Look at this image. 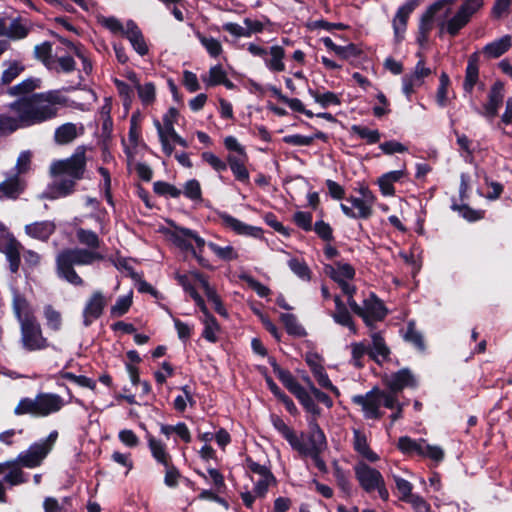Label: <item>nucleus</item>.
Wrapping results in <instances>:
<instances>
[{
  "label": "nucleus",
  "mask_w": 512,
  "mask_h": 512,
  "mask_svg": "<svg viewBox=\"0 0 512 512\" xmlns=\"http://www.w3.org/2000/svg\"><path fill=\"white\" fill-rule=\"evenodd\" d=\"M86 167L87 159L84 146H78L70 157L54 161L50 166V175L54 178H62L48 184L42 197L56 200L72 195L76 191L77 181L84 178Z\"/></svg>",
  "instance_id": "obj_1"
},
{
  "label": "nucleus",
  "mask_w": 512,
  "mask_h": 512,
  "mask_svg": "<svg viewBox=\"0 0 512 512\" xmlns=\"http://www.w3.org/2000/svg\"><path fill=\"white\" fill-rule=\"evenodd\" d=\"M60 92V89L50 90L18 98L10 103L9 108L18 114L22 126L40 124L57 116L58 110L53 105H67L68 99Z\"/></svg>",
  "instance_id": "obj_2"
},
{
  "label": "nucleus",
  "mask_w": 512,
  "mask_h": 512,
  "mask_svg": "<svg viewBox=\"0 0 512 512\" xmlns=\"http://www.w3.org/2000/svg\"><path fill=\"white\" fill-rule=\"evenodd\" d=\"M103 259L102 254L84 248H66L56 257L57 275L74 286H82L83 279L77 274L74 266L91 265Z\"/></svg>",
  "instance_id": "obj_3"
},
{
  "label": "nucleus",
  "mask_w": 512,
  "mask_h": 512,
  "mask_svg": "<svg viewBox=\"0 0 512 512\" xmlns=\"http://www.w3.org/2000/svg\"><path fill=\"white\" fill-rule=\"evenodd\" d=\"M291 447L303 457H310L315 467L320 472L327 471V465L321 454L327 449V441L324 432L315 423H311L308 435L297 436Z\"/></svg>",
  "instance_id": "obj_4"
},
{
  "label": "nucleus",
  "mask_w": 512,
  "mask_h": 512,
  "mask_svg": "<svg viewBox=\"0 0 512 512\" xmlns=\"http://www.w3.org/2000/svg\"><path fill=\"white\" fill-rule=\"evenodd\" d=\"M64 399L54 393L40 392L34 399L22 398L14 412L17 415L31 414L36 416H47L57 413L64 406Z\"/></svg>",
  "instance_id": "obj_5"
},
{
  "label": "nucleus",
  "mask_w": 512,
  "mask_h": 512,
  "mask_svg": "<svg viewBox=\"0 0 512 512\" xmlns=\"http://www.w3.org/2000/svg\"><path fill=\"white\" fill-rule=\"evenodd\" d=\"M353 470L356 480L365 492L377 491L381 499H388L389 493L384 477L379 470L371 467L365 461H358L354 465Z\"/></svg>",
  "instance_id": "obj_6"
},
{
  "label": "nucleus",
  "mask_w": 512,
  "mask_h": 512,
  "mask_svg": "<svg viewBox=\"0 0 512 512\" xmlns=\"http://www.w3.org/2000/svg\"><path fill=\"white\" fill-rule=\"evenodd\" d=\"M58 438V432L56 430L49 433V435L33 443L25 451H22L18 457V463L26 468H36L42 464L44 459L52 450L56 440Z\"/></svg>",
  "instance_id": "obj_7"
},
{
  "label": "nucleus",
  "mask_w": 512,
  "mask_h": 512,
  "mask_svg": "<svg viewBox=\"0 0 512 512\" xmlns=\"http://www.w3.org/2000/svg\"><path fill=\"white\" fill-rule=\"evenodd\" d=\"M21 344L29 352L45 350L50 346L43 335L42 328L35 316L25 318L20 322Z\"/></svg>",
  "instance_id": "obj_8"
},
{
  "label": "nucleus",
  "mask_w": 512,
  "mask_h": 512,
  "mask_svg": "<svg viewBox=\"0 0 512 512\" xmlns=\"http://www.w3.org/2000/svg\"><path fill=\"white\" fill-rule=\"evenodd\" d=\"M363 316L360 318L363 320L366 327L373 330L375 329V323L383 321L389 314V310L386 307L383 300H381L374 292H371L369 297L363 301Z\"/></svg>",
  "instance_id": "obj_9"
},
{
  "label": "nucleus",
  "mask_w": 512,
  "mask_h": 512,
  "mask_svg": "<svg viewBox=\"0 0 512 512\" xmlns=\"http://www.w3.org/2000/svg\"><path fill=\"white\" fill-rule=\"evenodd\" d=\"M478 11V9L463 2L455 15L447 21L446 24L442 23L440 26L439 36H442L444 29L451 37H456L459 32L470 22L471 17Z\"/></svg>",
  "instance_id": "obj_10"
},
{
  "label": "nucleus",
  "mask_w": 512,
  "mask_h": 512,
  "mask_svg": "<svg viewBox=\"0 0 512 512\" xmlns=\"http://www.w3.org/2000/svg\"><path fill=\"white\" fill-rule=\"evenodd\" d=\"M419 4L420 0H406V2L397 9L392 20L394 40L396 44H400L404 40L410 15L419 6Z\"/></svg>",
  "instance_id": "obj_11"
},
{
  "label": "nucleus",
  "mask_w": 512,
  "mask_h": 512,
  "mask_svg": "<svg viewBox=\"0 0 512 512\" xmlns=\"http://www.w3.org/2000/svg\"><path fill=\"white\" fill-rule=\"evenodd\" d=\"M216 214L221 220L222 225L225 228L231 229L237 235L249 236L256 239L263 238L264 231L261 227L246 224L225 211H217Z\"/></svg>",
  "instance_id": "obj_12"
},
{
  "label": "nucleus",
  "mask_w": 512,
  "mask_h": 512,
  "mask_svg": "<svg viewBox=\"0 0 512 512\" xmlns=\"http://www.w3.org/2000/svg\"><path fill=\"white\" fill-rule=\"evenodd\" d=\"M106 305L107 301L103 293L101 291L93 292L83 309V325L85 327L91 326L95 320L102 316Z\"/></svg>",
  "instance_id": "obj_13"
},
{
  "label": "nucleus",
  "mask_w": 512,
  "mask_h": 512,
  "mask_svg": "<svg viewBox=\"0 0 512 512\" xmlns=\"http://www.w3.org/2000/svg\"><path fill=\"white\" fill-rule=\"evenodd\" d=\"M387 387L393 393H402L405 388L416 389L418 380L409 368H402L391 374Z\"/></svg>",
  "instance_id": "obj_14"
},
{
  "label": "nucleus",
  "mask_w": 512,
  "mask_h": 512,
  "mask_svg": "<svg viewBox=\"0 0 512 512\" xmlns=\"http://www.w3.org/2000/svg\"><path fill=\"white\" fill-rule=\"evenodd\" d=\"M21 248V243L10 233H7L5 239L0 242V252L5 254L11 273H16L19 270Z\"/></svg>",
  "instance_id": "obj_15"
},
{
  "label": "nucleus",
  "mask_w": 512,
  "mask_h": 512,
  "mask_svg": "<svg viewBox=\"0 0 512 512\" xmlns=\"http://www.w3.org/2000/svg\"><path fill=\"white\" fill-rule=\"evenodd\" d=\"M26 182L18 174L9 173L0 183V199L16 200L25 191Z\"/></svg>",
  "instance_id": "obj_16"
},
{
  "label": "nucleus",
  "mask_w": 512,
  "mask_h": 512,
  "mask_svg": "<svg viewBox=\"0 0 512 512\" xmlns=\"http://www.w3.org/2000/svg\"><path fill=\"white\" fill-rule=\"evenodd\" d=\"M132 48L135 50L137 54L140 56H145L149 52V47L146 43L145 37L134 20H128L126 22V30L125 35Z\"/></svg>",
  "instance_id": "obj_17"
},
{
  "label": "nucleus",
  "mask_w": 512,
  "mask_h": 512,
  "mask_svg": "<svg viewBox=\"0 0 512 512\" xmlns=\"http://www.w3.org/2000/svg\"><path fill=\"white\" fill-rule=\"evenodd\" d=\"M243 23L246 28H243L237 23L228 22L225 23L222 28L224 31L229 32L235 37H250L253 33H261L264 30V25L259 20H252L245 18Z\"/></svg>",
  "instance_id": "obj_18"
},
{
  "label": "nucleus",
  "mask_w": 512,
  "mask_h": 512,
  "mask_svg": "<svg viewBox=\"0 0 512 512\" xmlns=\"http://www.w3.org/2000/svg\"><path fill=\"white\" fill-rule=\"evenodd\" d=\"M345 199L347 202H350L354 208L357 209V211H354L351 207L342 203L340 208L344 215L347 217L352 219H369L372 216L373 209L369 204L365 203V200L355 196H350Z\"/></svg>",
  "instance_id": "obj_19"
},
{
  "label": "nucleus",
  "mask_w": 512,
  "mask_h": 512,
  "mask_svg": "<svg viewBox=\"0 0 512 512\" xmlns=\"http://www.w3.org/2000/svg\"><path fill=\"white\" fill-rule=\"evenodd\" d=\"M353 403L360 405L368 416H379V388L374 387L364 395L352 397Z\"/></svg>",
  "instance_id": "obj_20"
},
{
  "label": "nucleus",
  "mask_w": 512,
  "mask_h": 512,
  "mask_svg": "<svg viewBox=\"0 0 512 512\" xmlns=\"http://www.w3.org/2000/svg\"><path fill=\"white\" fill-rule=\"evenodd\" d=\"M56 225L52 221H40L25 226V233L31 238L47 241L55 232Z\"/></svg>",
  "instance_id": "obj_21"
},
{
  "label": "nucleus",
  "mask_w": 512,
  "mask_h": 512,
  "mask_svg": "<svg viewBox=\"0 0 512 512\" xmlns=\"http://www.w3.org/2000/svg\"><path fill=\"white\" fill-rule=\"evenodd\" d=\"M186 238L187 237L183 236V234H181L178 230L177 232L172 234L173 243L178 248L190 252L202 268L214 270V267L210 264V262L206 258H204L203 255L198 253L196 248Z\"/></svg>",
  "instance_id": "obj_22"
},
{
  "label": "nucleus",
  "mask_w": 512,
  "mask_h": 512,
  "mask_svg": "<svg viewBox=\"0 0 512 512\" xmlns=\"http://www.w3.org/2000/svg\"><path fill=\"white\" fill-rule=\"evenodd\" d=\"M353 433V447L355 451L369 462L374 463L378 461L380 457L376 452L370 449L365 433L356 428L353 429Z\"/></svg>",
  "instance_id": "obj_23"
},
{
  "label": "nucleus",
  "mask_w": 512,
  "mask_h": 512,
  "mask_svg": "<svg viewBox=\"0 0 512 512\" xmlns=\"http://www.w3.org/2000/svg\"><path fill=\"white\" fill-rule=\"evenodd\" d=\"M41 84L42 80L40 78L29 77L14 86L8 87L6 92L10 96L19 98L30 97L36 89L41 87Z\"/></svg>",
  "instance_id": "obj_24"
},
{
  "label": "nucleus",
  "mask_w": 512,
  "mask_h": 512,
  "mask_svg": "<svg viewBox=\"0 0 512 512\" xmlns=\"http://www.w3.org/2000/svg\"><path fill=\"white\" fill-rule=\"evenodd\" d=\"M479 79V58L476 53L470 55L465 71V79L463 89L466 93L471 94Z\"/></svg>",
  "instance_id": "obj_25"
},
{
  "label": "nucleus",
  "mask_w": 512,
  "mask_h": 512,
  "mask_svg": "<svg viewBox=\"0 0 512 512\" xmlns=\"http://www.w3.org/2000/svg\"><path fill=\"white\" fill-rule=\"evenodd\" d=\"M247 158L237 156L234 154L227 155V167L229 166L235 179L243 184H248L250 181L249 171L245 166Z\"/></svg>",
  "instance_id": "obj_26"
},
{
  "label": "nucleus",
  "mask_w": 512,
  "mask_h": 512,
  "mask_svg": "<svg viewBox=\"0 0 512 512\" xmlns=\"http://www.w3.org/2000/svg\"><path fill=\"white\" fill-rule=\"evenodd\" d=\"M334 265L326 264L324 267V271L330 279H332V276L338 280L344 279L345 281L355 278L356 271L351 264L335 261Z\"/></svg>",
  "instance_id": "obj_27"
},
{
  "label": "nucleus",
  "mask_w": 512,
  "mask_h": 512,
  "mask_svg": "<svg viewBox=\"0 0 512 512\" xmlns=\"http://www.w3.org/2000/svg\"><path fill=\"white\" fill-rule=\"evenodd\" d=\"M398 395V393H393L390 389L384 391L379 388V408L383 406L391 410L396 409V412L392 413L390 416H400V413L403 411V406L408 403L399 402Z\"/></svg>",
  "instance_id": "obj_28"
},
{
  "label": "nucleus",
  "mask_w": 512,
  "mask_h": 512,
  "mask_svg": "<svg viewBox=\"0 0 512 512\" xmlns=\"http://www.w3.org/2000/svg\"><path fill=\"white\" fill-rule=\"evenodd\" d=\"M511 45V37L509 35H505L500 39L485 45L483 53L490 58H499L511 48Z\"/></svg>",
  "instance_id": "obj_29"
},
{
  "label": "nucleus",
  "mask_w": 512,
  "mask_h": 512,
  "mask_svg": "<svg viewBox=\"0 0 512 512\" xmlns=\"http://www.w3.org/2000/svg\"><path fill=\"white\" fill-rule=\"evenodd\" d=\"M308 94L324 109L332 105H341L340 96L332 91H325L322 93L319 89L308 88Z\"/></svg>",
  "instance_id": "obj_30"
},
{
  "label": "nucleus",
  "mask_w": 512,
  "mask_h": 512,
  "mask_svg": "<svg viewBox=\"0 0 512 512\" xmlns=\"http://www.w3.org/2000/svg\"><path fill=\"white\" fill-rule=\"evenodd\" d=\"M372 338V349H369V357L375 362L379 363L378 356H381L384 360L388 359L390 355V349L386 345L385 339L380 332H374L371 335Z\"/></svg>",
  "instance_id": "obj_31"
},
{
  "label": "nucleus",
  "mask_w": 512,
  "mask_h": 512,
  "mask_svg": "<svg viewBox=\"0 0 512 512\" xmlns=\"http://www.w3.org/2000/svg\"><path fill=\"white\" fill-rule=\"evenodd\" d=\"M270 56L271 58H264L266 67L271 72H282L285 70V64L283 59L285 57V50L282 46L274 45L270 47Z\"/></svg>",
  "instance_id": "obj_32"
},
{
  "label": "nucleus",
  "mask_w": 512,
  "mask_h": 512,
  "mask_svg": "<svg viewBox=\"0 0 512 512\" xmlns=\"http://www.w3.org/2000/svg\"><path fill=\"white\" fill-rule=\"evenodd\" d=\"M175 279L177 280L178 284L183 288V290L187 292L190 295V297L195 301L200 311L207 312V306L205 304L204 299L198 293L195 287L190 283L188 276L186 274L176 273Z\"/></svg>",
  "instance_id": "obj_33"
},
{
  "label": "nucleus",
  "mask_w": 512,
  "mask_h": 512,
  "mask_svg": "<svg viewBox=\"0 0 512 512\" xmlns=\"http://www.w3.org/2000/svg\"><path fill=\"white\" fill-rule=\"evenodd\" d=\"M280 321L284 325L288 335L299 338L307 335L305 328L298 322L297 317L294 314L282 313L280 315Z\"/></svg>",
  "instance_id": "obj_34"
},
{
  "label": "nucleus",
  "mask_w": 512,
  "mask_h": 512,
  "mask_svg": "<svg viewBox=\"0 0 512 512\" xmlns=\"http://www.w3.org/2000/svg\"><path fill=\"white\" fill-rule=\"evenodd\" d=\"M426 440L424 439H412L408 436L400 437L398 440V449L406 455H419L423 453V446Z\"/></svg>",
  "instance_id": "obj_35"
},
{
  "label": "nucleus",
  "mask_w": 512,
  "mask_h": 512,
  "mask_svg": "<svg viewBox=\"0 0 512 512\" xmlns=\"http://www.w3.org/2000/svg\"><path fill=\"white\" fill-rule=\"evenodd\" d=\"M77 127L74 123H65L56 128L54 140L59 145L71 143L77 137Z\"/></svg>",
  "instance_id": "obj_36"
},
{
  "label": "nucleus",
  "mask_w": 512,
  "mask_h": 512,
  "mask_svg": "<svg viewBox=\"0 0 512 512\" xmlns=\"http://www.w3.org/2000/svg\"><path fill=\"white\" fill-rule=\"evenodd\" d=\"M76 238L80 244L87 246L88 250L96 251L101 246V239L98 234L89 229L78 228Z\"/></svg>",
  "instance_id": "obj_37"
},
{
  "label": "nucleus",
  "mask_w": 512,
  "mask_h": 512,
  "mask_svg": "<svg viewBox=\"0 0 512 512\" xmlns=\"http://www.w3.org/2000/svg\"><path fill=\"white\" fill-rule=\"evenodd\" d=\"M12 308L14 315L16 319L19 321V323L22 322L25 318L34 316V314L31 312L29 308V303L27 299L19 293H16L13 296Z\"/></svg>",
  "instance_id": "obj_38"
},
{
  "label": "nucleus",
  "mask_w": 512,
  "mask_h": 512,
  "mask_svg": "<svg viewBox=\"0 0 512 512\" xmlns=\"http://www.w3.org/2000/svg\"><path fill=\"white\" fill-rule=\"evenodd\" d=\"M331 316L336 324L348 328L350 333L353 335L358 334V328L347 306L339 310H335Z\"/></svg>",
  "instance_id": "obj_39"
},
{
  "label": "nucleus",
  "mask_w": 512,
  "mask_h": 512,
  "mask_svg": "<svg viewBox=\"0 0 512 512\" xmlns=\"http://www.w3.org/2000/svg\"><path fill=\"white\" fill-rule=\"evenodd\" d=\"M352 134L357 135L361 139H365L369 145L376 144L381 139V133L378 129L371 130L367 126L352 125L350 128Z\"/></svg>",
  "instance_id": "obj_40"
},
{
  "label": "nucleus",
  "mask_w": 512,
  "mask_h": 512,
  "mask_svg": "<svg viewBox=\"0 0 512 512\" xmlns=\"http://www.w3.org/2000/svg\"><path fill=\"white\" fill-rule=\"evenodd\" d=\"M51 66L52 67L48 68V70L54 71L56 73L69 74L76 69V62L72 56L65 55L60 57H54Z\"/></svg>",
  "instance_id": "obj_41"
},
{
  "label": "nucleus",
  "mask_w": 512,
  "mask_h": 512,
  "mask_svg": "<svg viewBox=\"0 0 512 512\" xmlns=\"http://www.w3.org/2000/svg\"><path fill=\"white\" fill-rule=\"evenodd\" d=\"M451 209L453 211L458 212L465 220L469 222H476L484 218L485 211L483 210H475L471 208L468 204H458L453 203L451 205Z\"/></svg>",
  "instance_id": "obj_42"
},
{
  "label": "nucleus",
  "mask_w": 512,
  "mask_h": 512,
  "mask_svg": "<svg viewBox=\"0 0 512 512\" xmlns=\"http://www.w3.org/2000/svg\"><path fill=\"white\" fill-rule=\"evenodd\" d=\"M133 304V292L130 291L128 295L120 296L116 303L110 309V315L113 318L124 316L130 310Z\"/></svg>",
  "instance_id": "obj_43"
},
{
  "label": "nucleus",
  "mask_w": 512,
  "mask_h": 512,
  "mask_svg": "<svg viewBox=\"0 0 512 512\" xmlns=\"http://www.w3.org/2000/svg\"><path fill=\"white\" fill-rule=\"evenodd\" d=\"M293 395L298 399L307 413H311L313 416L319 414V409L315 403L314 396H312L303 386H301Z\"/></svg>",
  "instance_id": "obj_44"
},
{
  "label": "nucleus",
  "mask_w": 512,
  "mask_h": 512,
  "mask_svg": "<svg viewBox=\"0 0 512 512\" xmlns=\"http://www.w3.org/2000/svg\"><path fill=\"white\" fill-rule=\"evenodd\" d=\"M142 119V115L139 110H136L132 113L130 118V127L128 132L129 142L133 147H137L139 144V139L141 137V127L140 122Z\"/></svg>",
  "instance_id": "obj_45"
},
{
  "label": "nucleus",
  "mask_w": 512,
  "mask_h": 512,
  "mask_svg": "<svg viewBox=\"0 0 512 512\" xmlns=\"http://www.w3.org/2000/svg\"><path fill=\"white\" fill-rule=\"evenodd\" d=\"M149 448L151 450V453L153 457L156 459L157 462L161 463L164 466H167L169 463V455L166 451L165 445L159 441L156 440L153 437H150L148 439Z\"/></svg>",
  "instance_id": "obj_46"
},
{
  "label": "nucleus",
  "mask_w": 512,
  "mask_h": 512,
  "mask_svg": "<svg viewBox=\"0 0 512 512\" xmlns=\"http://www.w3.org/2000/svg\"><path fill=\"white\" fill-rule=\"evenodd\" d=\"M404 340L412 344L419 351L425 350L424 338L422 334L416 330L414 321L408 322Z\"/></svg>",
  "instance_id": "obj_47"
},
{
  "label": "nucleus",
  "mask_w": 512,
  "mask_h": 512,
  "mask_svg": "<svg viewBox=\"0 0 512 512\" xmlns=\"http://www.w3.org/2000/svg\"><path fill=\"white\" fill-rule=\"evenodd\" d=\"M35 57L40 60L44 66L48 69L51 68L54 56L52 55V44L45 41L34 48Z\"/></svg>",
  "instance_id": "obj_48"
},
{
  "label": "nucleus",
  "mask_w": 512,
  "mask_h": 512,
  "mask_svg": "<svg viewBox=\"0 0 512 512\" xmlns=\"http://www.w3.org/2000/svg\"><path fill=\"white\" fill-rule=\"evenodd\" d=\"M196 36L212 58H217L222 53L223 48L219 40L207 37L200 32H197Z\"/></svg>",
  "instance_id": "obj_49"
},
{
  "label": "nucleus",
  "mask_w": 512,
  "mask_h": 512,
  "mask_svg": "<svg viewBox=\"0 0 512 512\" xmlns=\"http://www.w3.org/2000/svg\"><path fill=\"white\" fill-rule=\"evenodd\" d=\"M25 66L17 60L8 62V67L2 72L1 81L6 86L12 83L23 71Z\"/></svg>",
  "instance_id": "obj_50"
},
{
  "label": "nucleus",
  "mask_w": 512,
  "mask_h": 512,
  "mask_svg": "<svg viewBox=\"0 0 512 512\" xmlns=\"http://www.w3.org/2000/svg\"><path fill=\"white\" fill-rule=\"evenodd\" d=\"M207 246L219 259L223 261L230 262L238 259L239 255L231 245L221 247L214 242H208Z\"/></svg>",
  "instance_id": "obj_51"
},
{
  "label": "nucleus",
  "mask_w": 512,
  "mask_h": 512,
  "mask_svg": "<svg viewBox=\"0 0 512 512\" xmlns=\"http://www.w3.org/2000/svg\"><path fill=\"white\" fill-rule=\"evenodd\" d=\"M44 317L46 319L47 327L52 331H59L62 327L61 313L54 309L50 304L44 306Z\"/></svg>",
  "instance_id": "obj_52"
},
{
  "label": "nucleus",
  "mask_w": 512,
  "mask_h": 512,
  "mask_svg": "<svg viewBox=\"0 0 512 512\" xmlns=\"http://www.w3.org/2000/svg\"><path fill=\"white\" fill-rule=\"evenodd\" d=\"M288 266L299 278L305 281H310L312 272L303 259H299L297 257L291 258L288 261Z\"/></svg>",
  "instance_id": "obj_53"
},
{
  "label": "nucleus",
  "mask_w": 512,
  "mask_h": 512,
  "mask_svg": "<svg viewBox=\"0 0 512 512\" xmlns=\"http://www.w3.org/2000/svg\"><path fill=\"white\" fill-rule=\"evenodd\" d=\"M61 377L71 383H74L75 385H77L79 387L88 388L92 391H95V389H96V381L87 376L76 375L72 372L62 371Z\"/></svg>",
  "instance_id": "obj_54"
},
{
  "label": "nucleus",
  "mask_w": 512,
  "mask_h": 512,
  "mask_svg": "<svg viewBox=\"0 0 512 512\" xmlns=\"http://www.w3.org/2000/svg\"><path fill=\"white\" fill-rule=\"evenodd\" d=\"M30 29L22 23V18L13 19L8 27V38L21 40L29 35Z\"/></svg>",
  "instance_id": "obj_55"
},
{
  "label": "nucleus",
  "mask_w": 512,
  "mask_h": 512,
  "mask_svg": "<svg viewBox=\"0 0 512 512\" xmlns=\"http://www.w3.org/2000/svg\"><path fill=\"white\" fill-rule=\"evenodd\" d=\"M504 100V84L501 81H496L491 86L488 93V101L485 103L489 106L500 108Z\"/></svg>",
  "instance_id": "obj_56"
},
{
  "label": "nucleus",
  "mask_w": 512,
  "mask_h": 512,
  "mask_svg": "<svg viewBox=\"0 0 512 512\" xmlns=\"http://www.w3.org/2000/svg\"><path fill=\"white\" fill-rule=\"evenodd\" d=\"M45 512H71L70 499L64 498L59 502L56 498L46 497L43 502Z\"/></svg>",
  "instance_id": "obj_57"
},
{
  "label": "nucleus",
  "mask_w": 512,
  "mask_h": 512,
  "mask_svg": "<svg viewBox=\"0 0 512 512\" xmlns=\"http://www.w3.org/2000/svg\"><path fill=\"white\" fill-rule=\"evenodd\" d=\"M450 85V78L447 73L442 72L439 77V86L436 93V102L438 106L445 107L448 102V87Z\"/></svg>",
  "instance_id": "obj_58"
},
{
  "label": "nucleus",
  "mask_w": 512,
  "mask_h": 512,
  "mask_svg": "<svg viewBox=\"0 0 512 512\" xmlns=\"http://www.w3.org/2000/svg\"><path fill=\"white\" fill-rule=\"evenodd\" d=\"M138 96L143 105H151L156 99V88L153 82L138 85L136 88Z\"/></svg>",
  "instance_id": "obj_59"
},
{
  "label": "nucleus",
  "mask_w": 512,
  "mask_h": 512,
  "mask_svg": "<svg viewBox=\"0 0 512 512\" xmlns=\"http://www.w3.org/2000/svg\"><path fill=\"white\" fill-rule=\"evenodd\" d=\"M240 279L244 281L250 289L256 292V294L261 298H266L271 294V290L266 285L262 284L260 281L255 279L249 274H242Z\"/></svg>",
  "instance_id": "obj_60"
},
{
  "label": "nucleus",
  "mask_w": 512,
  "mask_h": 512,
  "mask_svg": "<svg viewBox=\"0 0 512 512\" xmlns=\"http://www.w3.org/2000/svg\"><path fill=\"white\" fill-rule=\"evenodd\" d=\"M153 191L158 196H170L172 198H178L182 193L176 186L165 181L154 182Z\"/></svg>",
  "instance_id": "obj_61"
},
{
  "label": "nucleus",
  "mask_w": 512,
  "mask_h": 512,
  "mask_svg": "<svg viewBox=\"0 0 512 512\" xmlns=\"http://www.w3.org/2000/svg\"><path fill=\"white\" fill-rule=\"evenodd\" d=\"M19 122L21 123L19 118L15 119L6 114H0V137L14 133L20 127Z\"/></svg>",
  "instance_id": "obj_62"
},
{
  "label": "nucleus",
  "mask_w": 512,
  "mask_h": 512,
  "mask_svg": "<svg viewBox=\"0 0 512 512\" xmlns=\"http://www.w3.org/2000/svg\"><path fill=\"white\" fill-rule=\"evenodd\" d=\"M183 194L192 201H202V189L197 179H190L184 184Z\"/></svg>",
  "instance_id": "obj_63"
},
{
  "label": "nucleus",
  "mask_w": 512,
  "mask_h": 512,
  "mask_svg": "<svg viewBox=\"0 0 512 512\" xmlns=\"http://www.w3.org/2000/svg\"><path fill=\"white\" fill-rule=\"evenodd\" d=\"M276 376L284 387L292 394L302 386L287 369H282L278 374H276Z\"/></svg>",
  "instance_id": "obj_64"
}]
</instances>
